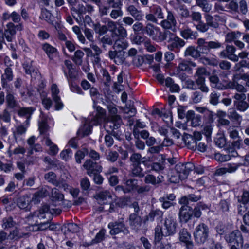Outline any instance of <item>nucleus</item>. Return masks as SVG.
<instances>
[{
  "label": "nucleus",
  "instance_id": "obj_62",
  "mask_svg": "<svg viewBox=\"0 0 249 249\" xmlns=\"http://www.w3.org/2000/svg\"><path fill=\"white\" fill-rule=\"evenodd\" d=\"M237 110L245 111L249 107V104L245 101H240L235 103Z\"/></svg>",
  "mask_w": 249,
  "mask_h": 249
},
{
  "label": "nucleus",
  "instance_id": "obj_16",
  "mask_svg": "<svg viewBox=\"0 0 249 249\" xmlns=\"http://www.w3.org/2000/svg\"><path fill=\"white\" fill-rule=\"evenodd\" d=\"M52 96L55 103V108L56 110H60L63 108V104L61 101L60 97L58 95L59 90L55 84H53L51 88Z\"/></svg>",
  "mask_w": 249,
  "mask_h": 249
},
{
  "label": "nucleus",
  "instance_id": "obj_46",
  "mask_svg": "<svg viewBox=\"0 0 249 249\" xmlns=\"http://www.w3.org/2000/svg\"><path fill=\"white\" fill-rule=\"evenodd\" d=\"M132 166L131 174L133 177L142 178L144 176V174L142 172V169L140 167V165H133Z\"/></svg>",
  "mask_w": 249,
  "mask_h": 249
},
{
  "label": "nucleus",
  "instance_id": "obj_53",
  "mask_svg": "<svg viewBox=\"0 0 249 249\" xmlns=\"http://www.w3.org/2000/svg\"><path fill=\"white\" fill-rule=\"evenodd\" d=\"M6 101L7 106L11 108H13L17 106V102L14 96L10 93L6 95Z\"/></svg>",
  "mask_w": 249,
  "mask_h": 249
},
{
  "label": "nucleus",
  "instance_id": "obj_1",
  "mask_svg": "<svg viewBox=\"0 0 249 249\" xmlns=\"http://www.w3.org/2000/svg\"><path fill=\"white\" fill-rule=\"evenodd\" d=\"M210 229L204 223H199L195 229L193 236L195 242L200 245L207 241L209 235Z\"/></svg>",
  "mask_w": 249,
  "mask_h": 249
},
{
  "label": "nucleus",
  "instance_id": "obj_3",
  "mask_svg": "<svg viewBox=\"0 0 249 249\" xmlns=\"http://www.w3.org/2000/svg\"><path fill=\"white\" fill-rule=\"evenodd\" d=\"M227 8L231 12L246 15L248 12L247 3L245 0H231Z\"/></svg>",
  "mask_w": 249,
  "mask_h": 249
},
{
  "label": "nucleus",
  "instance_id": "obj_45",
  "mask_svg": "<svg viewBox=\"0 0 249 249\" xmlns=\"http://www.w3.org/2000/svg\"><path fill=\"white\" fill-rule=\"evenodd\" d=\"M47 191L46 189H42L34 194L33 200L35 202V203H38L40 201V198L45 197L47 196Z\"/></svg>",
  "mask_w": 249,
  "mask_h": 249
},
{
  "label": "nucleus",
  "instance_id": "obj_7",
  "mask_svg": "<svg viewBox=\"0 0 249 249\" xmlns=\"http://www.w3.org/2000/svg\"><path fill=\"white\" fill-rule=\"evenodd\" d=\"M227 242L232 245H236L239 246H242L243 238L240 231L238 230H234L225 236Z\"/></svg>",
  "mask_w": 249,
  "mask_h": 249
},
{
  "label": "nucleus",
  "instance_id": "obj_24",
  "mask_svg": "<svg viewBox=\"0 0 249 249\" xmlns=\"http://www.w3.org/2000/svg\"><path fill=\"white\" fill-rule=\"evenodd\" d=\"M197 49L199 54H207L209 52L208 42H206L204 38H199L197 41Z\"/></svg>",
  "mask_w": 249,
  "mask_h": 249
},
{
  "label": "nucleus",
  "instance_id": "obj_9",
  "mask_svg": "<svg viewBox=\"0 0 249 249\" xmlns=\"http://www.w3.org/2000/svg\"><path fill=\"white\" fill-rule=\"evenodd\" d=\"M179 239L185 244L186 249H193L194 244L191 240V235L187 229H182L179 232Z\"/></svg>",
  "mask_w": 249,
  "mask_h": 249
},
{
  "label": "nucleus",
  "instance_id": "obj_10",
  "mask_svg": "<svg viewBox=\"0 0 249 249\" xmlns=\"http://www.w3.org/2000/svg\"><path fill=\"white\" fill-rule=\"evenodd\" d=\"M192 207L188 205H184L181 206L179 212V218L180 221L185 223H187L193 217Z\"/></svg>",
  "mask_w": 249,
  "mask_h": 249
},
{
  "label": "nucleus",
  "instance_id": "obj_63",
  "mask_svg": "<svg viewBox=\"0 0 249 249\" xmlns=\"http://www.w3.org/2000/svg\"><path fill=\"white\" fill-rule=\"evenodd\" d=\"M106 233V230L104 229H101L99 233H98L95 238L92 240L93 243H97L101 242L104 239V236Z\"/></svg>",
  "mask_w": 249,
  "mask_h": 249
},
{
  "label": "nucleus",
  "instance_id": "obj_34",
  "mask_svg": "<svg viewBox=\"0 0 249 249\" xmlns=\"http://www.w3.org/2000/svg\"><path fill=\"white\" fill-rule=\"evenodd\" d=\"M235 50V47L232 45H228L226 47V51L228 55H229L228 59L234 62H237L238 61V57L234 54Z\"/></svg>",
  "mask_w": 249,
  "mask_h": 249
},
{
  "label": "nucleus",
  "instance_id": "obj_50",
  "mask_svg": "<svg viewBox=\"0 0 249 249\" xmlns=\"http://www.w3.org/2000/svg\"><path fill=\"white\" fill-rule=\"evenodd\" d=\"M151 12L154 14L157 19H163L164 18L162 10L160 6H154L151 9Z\"/></svg>",
  "mask_w": 249,
  "mask_h": 249
},
{
  "label": "nucleus",
  "instance_id": "obj_4",
  "mask_svg": "<svg viewBox=\"0 0 249 249\" xmlns=\"http://www.w3.org/2000/svg\"><path fill=\"white\" fill-rule=\"evenodd\" d=\"M204 18L206 23L202 21V22L198 23V24L196 25V28L198 31L202 33H205L209 30L210 27L215 29L218 28L219 24L214 21L213 17L209 14L208 13H206L204 14Z\"/></svg>",
  "mask_w": 249,
  "mask_h": 249
},
{
  "label": "nucleus",
  "instance_id": "obj_58",
  "mask_svg": "<svg viewBox=\"0 0 249 249\" xmlns=\"http://www.w3.org/2000/svg\"><path fill=\"white\" fill-rule=\"evenodd\" d=\"M116 29L118 33L117 35H114V36H116L122 39L126 37L127 36L126 30L123 26H119Z\"/></svg>",
  "mask_w": 249,
  "mask_h": 249
},
{
  "label": "nucleus",
  "instance_id": "obj_2",
  "mask_svg": "<svg viewBox=\"0 0 249 249\" xmlns=\"http://www.w3.org/2000/svg\"><path fill=\"white\" fill-rule=\"evenodd\" d=\"M108 227L110 229L109 232L111 235H116L121 232L124 234H127L129 232L128 228L125 226L124 219L123 217L119 218L116 221L110 222Z\"/></svg>",
  "mask_w": 249,
  "mask_h": 249
},
{
  "label": "nucleus",
  "instance_id": "obj_51",
  "mask_svg": "<svg viewBox=\"0 0 249 249\" xmlns=\"http://www.w3.org/2000/svg\"><path fill=\"white\" fill-rule=\"evenodd\" d=\"M142 155L139 153H133L130 158L132 165H140L141 163Z\"/></svg>",
  "mask_w": 249,
  "mask_h": 249
},
{
  "label": "nucleus",
  "instance_id": "obj_11",
  "mask_svg": "<svg viewBox=\"0 0 249 249\" xmlns=\"http://www.w3.org/2000/svg\"><path fill=\"white\" fill-rule=\"evenodd\" d=\"M44 178L49 183L53 184L59 188H61L62 187H65L66 185L65 184L66 180L63 178H60L59 180H57L56 175L53 172H49L45 174Z\"/></svg>",
  "mask_w": 249,
  "mask_h": 249
},
{
  "label": "nucleus",
  "instance_id": "obj_25",
  "mask_svg": "<svg viewBox=\"0 0 249 249\" xmlns=\"http://www.w3.org/2000/svg\"><path fill=\"white\" fill-rule=\"evenodd\" d=\"M124 183L126 186L124 194L129 193L138 187V180L136 179H124Z\"/></svg>",
  "mask_w": 249,
  "mask_h": 249
},
{
  "label": "nucleus",
  "instance_id": "obj_23",
  "mask_svg": "<svg viewBox=\"0 0 249 249\" xmlns=\"http://www.w3.org/2000/svg\"><path fill=\"white\" fill-rule=\"evenodd\" d=\"M200 195L191 194L182 197L180 199L179 202L181 204L188 205L189 201L196 202L200 199Z\"/></svg>",
  "mask_w": 249,
  "mask_h": 249
},
{
  "label": "nucleus",
  "instance_id": "obj_35",
  "mask_svg": "<svg viewBox=\"0 0 249 249\" xmlns=\"http://www.w3.org/2000/svg\"><path fill=\"white\" fill-rule=\"evenodd\" d=\"M228 117L231 121L236 122L238 124H240L242 120V116L234 109H231L228 112Z\"/></svg>",
  "mask_w": 249,
  "mask_h": 249
},
{
  "label": "nucleus",
  "instance_id": "obj_20",
  "mask_svg": "<svg viewBox=\"0 0 249 249\" xmlns=\"http://www.w3.org/2000/svg\"><path fill=\"white\" fill-rule=\"evenodd\" d=\"M126 11L136 20L141 21L143 18L142 11L139 10L134 5H130L126 8Z\"/></svg>",
  "mask_w": 249,
  "mask_h": 249
},
{
  "label": "nucleus",
  "instance_id": "obj_41",
  "mask_svg": "<svg viewBox=\"0 0 249 249\" xmlns=\"http://www.w3.org/2000/svg\"><path fill=\"white\" fill-rule=\"evenodd\" d=\"M42 48L51 59H53V54L57 51L56 48L47 43L43 44Z\"/></svg>",
  "mask_w": 249,
  "mask_h": 249
},
{
  "label": "nucleus",
  "instance_id": "obj_39",
  "mask_svg": "<svg viewBox=\"0 0 249 249\" xmlns=\"http://www.w3.org/2000/svg\"><path fill=\"white\" fill-rule=\"evenodd\" d=\"M128 46V44L127 42L117 39L115 41L112 48L114 50H117L119 53L123 50L126 49Z\"/></svg>",
  "mask_w": 249,
  "mask_h": 249
},
{
  "label": "nucleus",
  "instance_id": "obj_48",
  "mask_svg": "<svg viewBox=\"0 0 249 249\" xmlns=\"http://www.w3.org/2000/svg\"><path fill=\"white\" fill-rule=\"evenodd\" d=\"M2 227L3 229H6L14 227L16 223L14 221L12 217H5L3 219Z\"/></svg>",
  "mask_w": 249,
  "mask_h": 249
},
{
  "label": "nucleus",
  "instance_id": "obj_44",
  "mask_svg": "<svg viewBox=\"0 0 249 249\" xmlns=\"http://www.w3.org/2000/svg\"><path fill=\"white\" fill-rule=\"evenodd\" d=\"M39 130L40 134H44L49 129V126L47 123L46 118H42L41 121L38 122Z\"/></svg>",
  "mask_w": 249,
  "mask_h": 249
},
{
  "label": "nucleus",
  "instance_id": "obj_54",
  "mask_svg": "<svg viewBox=\"0 0 249 249\" xmlns=\"http://www.w3.org/2000/svg\"><path fill=\"white\" fill-rule=\"evenodd\" d=\"M107 2L110 8L121 9L123 5L121 0H107Z\"/></svg>",
  "mask_w": 249,
  "mask_h": 249
},
{
  "label": "nucleus",
  "instance_id": "obj_26",
  "mask_svg": "<svg viewBox=\"0 0 249 249\" xmlns=\"http://www.w3.org/2000/svg\"><path fill=\"white\" fill-rule=\"evenodd\" d=\"M164 233L162 231V229L160 226H157L155 229V237H154V246L156 248L160 247L161 245H163L160 242Z\"/></svg>",
  "mask_w": 249,
  "mask_h": 249
},
{
  "label": "nucleus",
  "instance_id": "obj_8",
  "mask_svg": "<svg viewBox=\"0 0 249 249\" xmlns=\"http://www.w3.org/2000/svg\"><path fill=\"white\" fill-rule=\"evenodd\" d=\"M83 166L87 171V173L89 176L99 173L102 171L101 166L90 159L87 160L84 163Z\"/></svg>",
  "mask_w": 249,
  "mask_h": 249
},
{
  "label": "nucleus",
  "instance_id": "obj_43",
  "mask_svg": "<svg viewBox=\"0 0 249 249\" xmlns=\"http://www.w3.org/2000/svg\"><path fill=\"white\" fill-rule=\"evenodd\" d=\"M106 126H108L109 128L111 130V131L107 130V132L109 134H111V135L113 136L117 139H119L120 135L118 131H115L118 128H116V126L115 124L113 123H111V121H108L106 124Z\"/></svg>",
  "mask_w": 249,
  "mask_h": 249
},
{
  "label": "nucleus",
  "instance_id": "obj_57",
  "mask_svg": "<svg viewBox=\"0 0 249 249\" xmlns=\"http://www.w3.org/2000/svg\"><path fill=\"white\" fill-rule=\"evenodd\" d=\"M243 67L249 69V60H242L235 64L234 69L236 71H240L241 69Z\"/></svg>",
  "mask_w": 249,
  "mask_h": 249
},
{
  "label": "nucleus",
  "instance_id": "obj_60",
  "mask_svg": "<svg viewBox=\"0 0 249 249\" xmlns=\"http://www.w3.org/2000/svg\"><path fill=\"white\" fill-rule=\"evenodd\" d=\"M220 94L215 91L212 92L210 95V103L214 106L217 105L219 103Z\"/></svg>",
  "mask_w": 249,
  "mask_h": 249
},
{
  "label": "nucleus",
  "instance_id": "obj_27",
  "mask_svg": "<svg viewBox=\"0 0 249 249\" xmlns=\"http://www.w3.org/2000/svg\"><path fill=\"white\" fill-rule=\"evenodd\" d=\"M208 209V207L207 205L202 202L197 203L195 208L194 209L192 208L191 209V211L193 212V217L194 216L197 218H200L202 215L201 211L207 210Z\"/></svg>",
  "mask_w": 249,
  "mask_h": 249
},
{
  "label": "nucleus",
  "instance_id": "obj_33",
  "mask_svg": "<svg viewBox=\"0 0 249 249\" xmlns=\"http://www.w3.org/2000/svg\"><path fill=\"white\" fill-rule=\"evenodd\" d=\"M27 234L20 232L17 228H15L11 231L8 235V239L11 240H18L19 239L24 237Z\"/></svg>",
  "mask_w": 249,
  "mask_h": 249
},
{
  "label": "nucleus",
  "instance_id": "obj_12",
  "mask_svg": "<svg viewBox=\"0 0 249 249\" xmlns=\"http://www.w3.org/2000/svg\"><path fill=\"white\" fill-rule=\"evenodd\" d=\"M35 110L33 107H22L17 111V113L19 117L26 119L24 124L29 126L31 116Z\"/></svg>",
  "mask_w": 249,
  "mask_h": 249
},
{
  "label": "nucleus",
  "instance_id": "obj_32",
  "mask_svg": "<svg viewBox=\"0 0 249 249\" xmlns=\"http://www.w3.org/2000/svg\"><path fill=\"white\" fill-rule=\"evenodd\" d=\"M30 200L29 197L22 196L18 199L17 205L20 209L27 211L30 209Z\"/></svg>",
  "mask_w": 249,
  "mask_h": 249
},
{
  "label": "nucleus",
  "instance_id": "obj_64",
  "mask_svg": "<svg viewBox=\"0 0 249 249\" xmlns=\"http://www.w3.org/2000/svg\"><path fill=\"white\" fill-rule=\"evenodd\" d=\"M241 165L240 163H228L226 166V169L228 173L234 172Z\"/></svg>",
  "mask_w": 249,
  "mask_h": 249
},
{
  "label": "nucleus",
  "instance_id": "obj_47",
  "mask_svg": "<svg viewBox=\"0 0 249 249\" xmlns=\"http://www.w3.org/2000/svg\"><path fill=\"white\" fill-rule=\"evenodd\" d=\"M214 142L219 147H223L226 144V138L223 134H218L214 139Z\"/></svg>",
  "mask_w": 249,
  "mask_h": 249
},
{
  "label": "nucleus",
  "instance_id": "obj_59",
  "mask_svg": "<svg viewBox=\"0 0 249 249\" xmlns=\"http://www.w3.org/2000/svg\"><path fill=\"white\" fill-rule=\"evenodd\" d=\"M238 202L242 204H248L249 202V192L244 191L240 196L237 197Z\"/></svg>",
  "mask_w": 249,
  "mask_h": 249
},
{
  "label": "nucleus",
  "instance_id": "obj_61",
  "mask_svg": "<svg viewBox=\"0 0 249 249\" xmlns=\"http://www.w3.org/2000/svg\"><path fill=\"white\" fill-rule=\"evenodd\" d=\"M119 157L118 153L115 151H110L108 154L106 155L107 159L111 162H114L117 160Z\"/></svg>",
  "mask_w": 249,
  "mask_h": 249
},
{
  "label": "nucleus",
  "instance_id": "obj_15",
  "mask_svg": "<svg viewBox=\"0 0 249 249\" xmlns=\"http://www.w3.org/2000/svg\"><path fill=\"white\" fill-rule=\"evenodd\" d=\"M209 80L211 87L218 90H225L228 88V85H224L220 81V79L216 74L213 73L209 75Z\"/></svg>",
  "mask_w": 249,
  "mask_h": 249
},
{
  "label": "nucleus",
  "instance_id": "obj_29",
  "mask_svg": "<svg viewBox=\"0 0 249 249\" xmlns=\"http://www.w3.org/2000/svg\"><path fill=\"white\" fill-rule=\"evenodd\" d=\"M184 56H191L195 59H197L200 57L197 47L193 46H190L187 47L184 52Z\"/></svg>",
  "mask_w": 249,
  "mask_h": 249
},
{
  "label": "nucleus",
  "instance_id": "obj_21",
  "mask_svg": "<svg viewBox=\"0 0 249 249\" xmlns=\"http://www.w3.org/2000/svg\"><path fill=\"white\" fill-rule=\"evenodd\" d=\"M185 44V42L183 39L178 37L177 36H174L171 44L168 45V48L170 51L179 50L180 48L183 47Z\"/></svg>",
  "mask_w": 249,
  "mask_h": 249
},
{
  "label": "nucleus",
  "instance_id": "obj_14",
  "mask_svg": "<svg viewBox=\"0 0 249 249\" xmlns=\"http://www.w3.org/2000/svg\"><path fill=\"white\" fill-rule=\"evenodd\" d=\"M129 224L131 228L136 231L139 230L142 226V218L136 213H131L128 218Z\"/></svg>",
  "mask_w": 249,
  "mask_h": 249
},
{
  "label": "nucleus",
  "instance_id": "obj_28",
  "mask_svg": "<svg viewBox=\"0 0 249 249\" xmlns=\"http://www.w3.org/2000/svg\"><path fill=\"white\" fill-rule=\"evenodd\" d=\"M181 36L185 39H195L198 36L196 31H193L190 28L187 27L180 31Z\"/></svg>",
  "mask_w": 249,
  "mask_h": 249
},
{
  "label": "nucleus",
  "instance_id": "obj_40",
  "mask_svg": "<svg viewBox=\"0 0 249 249\" xmlns=\"http://www.w3.org/2000/svg\"><path fill=\"white\" fill-rule=\"evenodd\" d=\"M51 197L53 201H60L64 200V196L57 188H53L52 189Z\"/></svg>",
  "mask_w": 249,
  "mask_h": 249
},
{
  "label": "nucleus",
  "instance_id": "obj_36",
  "mask_svg": "<svg viewBox=\"0 0 249 249\" xmlns=\"http://www.w3.org/2000/svg\"><path fill=\"white\" fill-rule=\"evenodd\" d=\"M65 184V187H62L61 189H63L65 192L70 193L74 198L77 197L79 193V189L72 188L66 180Z\"/></svg>",
  "mask_w": 249,
  "mask_h": 249
},
{
  "label": "nucleus",
  "instance_id": "obj_18",
  "mask_svg": "<svg viewBox=\"0 0 249 249\" xmlns=\"http://www.w3.org/2000/svg\"><path fill=\"white\" fill-rule=\"evenodd\" d=\"M159 28L155 26L151 23H147L144 27L143 34H146L153 40L156 39V35H158V31Z\"/></svg>",
  "mask_w": 249,
  "mask_h": 249
},
{
  "label": "nucleus",
  "instance_id": "obj_19",
  "mask_svg": "<svg viewBox=\"0 0 249 249\" xmlns=\"http://www.w3.org/2000/svg\"><path fill=\"white\" fill-rule=\"evenodd\" d=\"M95 198L99 204L105 205L111 200V196L107 191H101L96 195Z\"/></svg>",
  "mask_w": 249,
  "mask_h": 249
},
{
  "label": "nucleus",
  "instance_id": "obj_38",
  "mask_svg": "<svg viewBox=\"0 0 249 249\" xmlns=\"http://www.w3.org/2000/svg\"><path fill=\"white\" fill-rule=\"evenodd\" d=\"M84 55V53L81 50H77L74 56L71 57L72 60L75 63L76 65L80 66L82 64V58Z\"/></svg>",
  "mask_w": 249,
  "mask_h": 249
},
{
  "label": "nucleus",
  "instance_id": "obj_42",
  "mask_svg": "<svg viewBox=\"0 0 249 249\" xmlns=\"http://www.w3.org/2000/svg\"><path fill=\"white\" fill-rule=\"evenodd\" d=\"M99 41L102 44V46L106 48V45H111L113 44V39L108 35H106L102 37H99Z\"/></svg>",
  "mask_w": 249,
  "mask_h": 249
},
{
  "label": "nucleus",
  "instance_id": "obj_55",
  "mask_svg": "<svg viewBox=\"0 0 249 249\" xmlns=\"http://www.w3.org/2000/svg\"><path fill=\"white\" fill-rule=\"evenodd\" d=\"M109 121L115 124L116 128H119L123 124V121L120 115L110 116Z\"/></svg>",
  "mask_w": 249,
  "mask_h": 249
},
{
  "label": "nucleus",
  "instance_id": "obj_17",
  "mask_svg": "<svg viewBox=\"0 0 249 249\" xmlns=\"http://www.w3.org/2000/svg\"><path fill=\"white\" fill-rule=\"evenodd\" d=\"M163 213L159 209H152L149 212L148 214L146 215L143 219V223L146 224L148 221H154L156 219L160 220L163 216Z\"/></svg>",
  "mask_w": 249,
  "mask_h": 249
},
{
  "label": "nucleus",
  "instance_id": "obj_22",
  "mask_svg": "<svg viewBox=\"0 0 249 249\" xmlns=\"http://www.w3.org/2000/svg\"><path fill=\"white\" fill-rule=\"evenodd\" d=\"M183 140L186 146L188 148L193 150H195L196 149L197 142H196V139L193 136L188 134H185L183 137Z\"/></svg>",
  "mask_w": 249,
  "mask_h": 249
},
{
  "label": "nucleus",
  "instance_id": "obj_31",
  "mask_svg": "<svg viewBox=\"0 0 249 249\" xmlns=\"http://www.w3.org/2000/svg\"><path fill=\"white\" fill-rule=\"evenodd\" d=\"M163 178V176L160 177H158L157 178L153 175H147L144 178V182L147 184H151L152 185H155L159 184L162 182L161 178Z\"/></svg>",
  "mask_w": 249,
  "mask_h": 249
},
{
  "label": "nucleus",
  "instance_id": "obj_13",
  "mask_svg": "<svg viewBox=\"0 0 249 249\" xmlns=\"http://www.w3.org/2000/svg\"><path fill=\"white\" fill-rule=\"evenodd\" d=\"M196 66V63L192 61L183 60L178 64V66L177 67V71L178 72L185 71L191 74L192 73L193 68Z\"/></svg>",
  "mask_w": 249,
  "mask_h": 249
},
{
  "label": "nucleus",
  "instance_id": "obj_56",
  "mask_svg": "<svg viewBox=\"0 0 249 249\" xmlns=\"http://www.w3.org/2000/svg\"><path fill=\"white\" fill-rule=\"evenodd\" d=\"M210 75V72H208L204 67H199L197 69V70L194 75V77H205L204 76Z\"/></svg>",
  "mask_w": 249,
  "mask_h": 249
},
{
  "label": "nucleus",
  "instance_id": "obj_30",
  "mask_svg": "<svg viewBox=\"0 0 249 249\" xmlns=\"http://www.w3.org/2000/svg\"><path fill=\"white\" fill-rule=\"evenodd\" d=\"M205 77H196L195 79V82L198 86V89L202 92L208 93L209 89L205 83Z\"/></svg>",
  "mask_w": 249,
  "mask_h": 249
},
{
  "label": "nucleus",
  "instance_id": "obj_6",
  "mask_svg": "<svg viewBox=\"0 0 249 249\" xmlns=\"http://www.w3.org/2000/svg\"><path fill=\"white\" fill-rule=\"evenodd\" d=\"M177 223L174 219L168 216L166 217L164 222L163 231L165 236H170L174 234L176 231Z\"/></svg>",
  "mask_w": 249,
  "mask_h": 249
},
{
  "label": "nucleus",
  "instance_id": "obj_52",
  "mask_svg": "<svg viewBox=\"0 0 249 249\" xmlns=\"http://www.w3.org/2000/svg\"><path fill=\"white\" fill-rule=\"evenodd\" d=\"M49 223L48 222H40L35 223L32 225V230L35 231H42L49 228Z\"/></svg>",
  "mask_w": 249,
  "mask_h": 249
},
{
  "label": "nucleus",
  "instance_id": "obj_5",
  "mask_svg": "<svg viewBox=\"0 0 249 249\" xmlns=\"http://www.w3.org/2000/svg\"><path fill=\"white\" fill-rule=\"evenodd\" d=\"M195 168L194 165L191 162L185 164L179 163L175 166V170L177 174L180 176L181 180L187 178L189 173Z\"/></svg>",
  "mask_w": 249,
  "mask_h": 249
},
{
  "label": "nucleus",
  "instance_id": "obj_37",
  "mask_svg": "<svg viewBox=\"0 0 249 249\" xmlns=\"http://www.w3.org/2000/svg\"><path fill=\"white\" fill-rule=\"evenodd\" d=\"M93 28L96 34H99L100 36L105 35L108 31L106 25H101L99 22L93 25Z\"/></svg>",
  "mask_w": 249,
  "mask_h": 249
},
{
  "label": "nucleus",
  "instance_id": "obj_49",
  "mask_svg": "<svg viewBox=\"0 0 249 249\" xmlns=\"http://www.w3.org/2000/svg\"><path fill=\"white\" fill-rule=\"evenodd\" d=\"M63 228L67 229V231L72 233H76L79 231V227L75 223H68L63 225Z\"/></svg>",
  "mask_w": 249,
  "mask_h": 249
}]
</instances>
